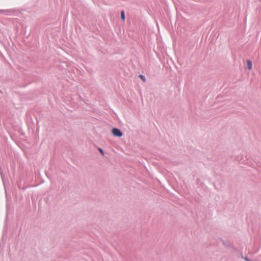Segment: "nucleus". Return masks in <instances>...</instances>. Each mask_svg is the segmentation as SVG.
<instances>
[{"mask_svg": "<svg viewBox=\"0 0 261 261\" xmlns=\"http://www.w3.org/2000/svg\"><path fill=\"white\" fill-rule=\"evenodd\" d=\"M112 133L114 136L118 137H121L123 135L122 132L118 128H113Z\"/></svg>", "mask_w": 261, "mask_h": 261, "instance_id": "1", "label": "nucleus"}, {"mask_svg": "<svg viewBox=\"0 0 261 261\" xmlns=\"http://www.w3.org/2000/svg\"><path fill=\"white\" fill-rule=\"evenodd\" d=\"M32 120V117H31V115L29 114V113H27V122L28 124L29 127H30V125H31V124H32V122H31Z\"/></svg>", "mask_w": 261, "mask_h": 261, "instance_id": "2", "label": "nucleus"}, {"mask_svg": "<svg viewBox=\"0 0 261 261\" xmlns=\"http://www.w3.org/2000/svg\"><path fill=\"white\" fill-rule=\"evenodd\" d=\"M247 64L248 69L249 70H251L252 69V63L251 61V60H247Z\"/></svg>", "mask_w": 261, "mask_h": 261, "instance_id": "3", "label": "nucleus"}, {"mask_svg": "<svg viewBox=\"0 0 261 261\" xmlns=\"http://www.w3.org/2000/svg\"><path fill=\"white\" fill-rule=\"evenodd\" d=\"M121 17L123 21L125 20V14L124 12L123 11L121 12Z\"/></svg>", "mask_w": 261, "mask_h": 261, "instance_id": "4", "label": "nucleus"}, {"mask_svg": "<svg viewBox=\"0 0 261 261\" xmlns=\"http://www.w3.org/2000/svg\"><path fill=\"white\" fill-rule=\"evenodd\" d=\"M140 77H141V79L143 81H145V77H144V76L142 75H140Z\"/></svg>", "mask_w": 261, "mask_h": 261, "instance_id": "5", "label": "nucleus"}, {"mask_svg": "<svg viewBox=\"0 0 261 261\" xmlns=\"http://www.w3.org/2000/svg\"><path fill=\"white\" fill-rule=\"evenodd\" d=\"M9 11H10L9 10H7V11L6 10H0V12L1 13H4V12H8Z\"/></svg>", "mask_w": 261, "mask_h": 261, "instance_id": "6", "label": "nucleus"}, {"mask_svg": "<svg viewBox=\"0 0 261 261\" xmlns=\"http://www.w3.org/2000/svg\"><path fill=\"white\" fill-rule=\"evenodd\" d=\"M98 150L100 151V152L102 154V155L104 154L103 151L101 148H99Z\"/></svg>", "mask_w": 261, "mask_h": 261, "instance_id": "7", "label": "nucleus"}, {"mask_svg": "<svg viewBox=\"0 0 261 261\" xmlns=\"http://www.w3.org/2000/svg\"><path fill=\"white\" fill-rule=\"evenodd\" d=\"M246 260L247 261H249V260H248V259H247V258H246Z\"/></svg>", "mask_w": 261, "mask_h": 261, "instance_id": "8", "label": "nucleus"}]
</instances>
